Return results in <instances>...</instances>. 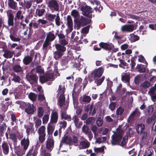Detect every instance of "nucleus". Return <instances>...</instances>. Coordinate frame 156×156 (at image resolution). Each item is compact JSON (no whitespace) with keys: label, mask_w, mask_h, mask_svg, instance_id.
<instances>
[{"label":"nucleus","mask_w":156,"mask_h":156,"mask_svg":"<svg viewBox=\"0 0 156 156\" xmlns=\"http://www.w3.org/2000/svg\"><path fill=\"white\" fill-rule=\"evenodd\" d=\"M33 119L35 121V126L37 128L38 126H40L41 124V121L40 119H37L36 117H34Z\"/></svg>","instance_id":"obj_40"},{"label":"nucleus","mask_w":156,"mask_h":156,"mask_svg":"<svg viewBox=\"0 0 156 156\" xmlns=\"http://www.w3.org/2000/svg\"><path fill=\"white\" fill-rule=\"evenodd\" d=\"M73 22L71 16H68L67 17V23L68 29L69 32H71L73 30Z\"/></svg>","instance_id":"obj_11"},{"label":"nucleus","mask_w":156,"mask_h":156,"mask_svg":"<svg viewBox=\"0 0 156 156\" xmlns=\"http://www.w3.org/2000/svg\"><path fill=\"white\" fill-rule=\"evenodd\" d=\"M136 68L138 71L141 73L145 72L146 70L145 68L142 65H138Z\"/></svg>","instance_id":"obj_37"},{"label":"nucleus","mask_w":156,"mask_h":156,"mask_svg":"<svg viewBox=\"0 0 156 156\" xmlns=\"http://www.w3.org/2000/svg\"><path fill=\"white\" fill-rule=\"evenodd\" d=\"M156 116L154 115H152L151 118H148L146 120L147 123H149L153 121L154 122V120Z\"/></svg>","instance_id":"obj_52"},{"label":"nucleus","mask_w":156,"mask_h":156,"mask_svg":"<svg viewBox=\"0 0 156 156\" xmlns=\"http://www.w3.org/2000/svg\"><path fill=\"white\" fill-rule=\"evenodd\" d=\"M13 55V53L11 51H6L3 54V56L6 58H11L12 57Z\"/></svg>","instance_id":"obj_39"},{"label":"nucleus","mask_w":156,"mask_h":156,"mask_svg":"<svg viewBox=\"0 0 156 156\" xmlns=\"http://www.w3.org/2000/svg\"><path fill=\"white\" fill-rule=\"evenodd\" d=\"M13 69L16 72H20L22 71V69L19 65H17L13 67Z\"/></svg>","instance_id":"obj_46"},{"label":"nucleus","mask_w":156,"mask_h":156,"mask_svg":"<svg viewBox=\"0 0 156 156\" xmlns=\"http://www.w3.org/2000/svg\"><path fill=\"white\" fill-rule=\"evenodd\" d=\"M46 128L44 126H41L37 130V132L38 134H45Z\"/></svg>","instance_id":"obj_27"},{"label":"nucleus","mask_w":156,"mask_h":156,"mask_svg":"<svg viewBox=\"0 0 156 156\" xmlns=\"http://www.w3.org/2000/svg\"><path fill=\"white\" fill-rule=\"evenodd\" d=\"M129 39L131 42H134L139 39V37L133 34L130 35Z\"/></svg>","instance_id":"obj_35"},{"label":"nucleus","mask_w":156,"mask_h":156,"mask_svg":"<svg viewBox=\"0 0 156 156\" xmlns=\"http://www.w3.org/2000/svg\"><path fill=\"white\" fill-rule=\"evenodd\" d=\"M120 64H119L120 67L124 69H127L128 68V65L124 62L123 60L121 59L120 58H119Z\"/></svg>","instance_id":"obj_28"},{"label":"nucleus","mask_w":156,"mask_h":156,"mask_svg":"<svg viewBox=\"0 0 156 156\" xmlns=\"http://www.w3.org/2000/svg\"><path fill=\"white\" fill-rule=\"evenodd\" d=\"M80 9L82 11V14L87 17L91 18L93 15L91 12L93 11L92 9L90 7L87 5L81 6L80 7Z\"/></svg>","instance_id":"obj_4"},{"label":"nucleus","mask_w":156,"mask_h":156,"mask_svg":"<svg viewBox=\"0 0 156 156\" xmlns=\"http://www.w3.org/2000/svg\"><path fill=\"white\" fill-rule=\"evenodd\" d=\"M48 7L52 10L58 11L59 9V6L56 0H50L48 4Z\"/></svg>","instance_id":"obj_6"},{"label":"nucleus","mask_w":156,"mask_h":156,"mask_svg":"<svg viewBox=\"0 0 156 156\" xmlns=\"http://www.w3.org/2000/svg\"><path fill=\"white\" fill-rule=\"evenodd\" d=\"M39 135L38 140L40 142L42 143L45 140V134Z\"/></svg>","instance_id":"obj_48"},{"label":"nucleus","mask_w":156,"mask_h":156,"mask_svg":"<svg viewBox=\"0 0 156 156\" xmlns=\"http://www.w3.org/2000/svg\"><path fill=\"white\" fill-rule=\"evenodd\" d=\"M55 38V37L54 34L50 32L48 34L46 39L51 41L53 40Z\"/></svg>","instance_id":"obj_34"},{"label":"nucleus","mask_w":156,"mask_h":156,"mask_svg":"<svg viewBox=\"0 0 156 156\" xmlns=\"http://www.w3.org/2000/svg\"><path fill=\"white\" fill-rule=\"evenodd\" d=\"M56 16L55 15H53L50 14H48L47 16V18L50 21H53L55 17Z\"/></svg>","instance_id":"obj_49"},{"label":"nucleus","mask_w":156,"mask_h":156,"mask_svg":"<svg viewBox=\"0 0 156 156\" xmlns=\"http://www.w3.org/2000/svg\"><path fill=\"white\" fill-rule=\"evenodd\" d=\"M106 138L105 137H100L96 140V142L99 144L104 142L106 140Z\"/></svg>","instance_id":"obj_60"},{"label":"nucleus","mask_w":156,"mask_h":156,"mask_svg":"<svg viewBox=\"0 0 156 156\" xmlns=\"http://www.w3.org/2000/svg\"><path fill=\"white\" fill-rule=\"evenodd\" d=\"M136 29L135 25L132 24L125 25L122 26L121 30L122 32H131Z\"/></svg>","instance_id":"obj_5"},{"label":"nucleus","mask_w":156,"mask_h":156,"mask_svg":"<svg viewBox=\"0 0 156 156\" xmlns=\"http://www.w3.org/2000/svg\"><path fill=\"white\" fill-rule=\"evenodd\" d=\"M65 90V87L64 84H60L59 86L58 90V96L59 97L58 101V104L61 107L63 106V108H67V105L65 104V97L64 93Z\"/></svg>","instance_id":"obj_2"},{"label":"nucleus","mask_w":156,"mask_h":156,"mask_svg":"<svg viewBox=\"0 0 156 156\" xmlns=\"http://www.w3.org/2000/svg\"><path fill=\"white\" fill-rule=\"evenodd\" d=\"M95 121V119L93 117H90L88 118L86 121L87 124H92Z\"/></svg>","instance_id":"obj_50"},{"label":"nucleus","mask_w":156,"mask_h":156,"mask_svg":"<svg viewBox=\"0 0 156 156\" xmlns=\"http://www.w3.org/2000/svg\"><path fill=\"white\" fill-rule=\"evenodd\" d=\"M149 93L151 99L154 101V100L156 99V84L155 85L154 87L150 89Z\"/></svg>","instance_id":"obj_12"},{"label":"nucleus","mask_w":156,"mask_h":156,"mask_svg":"<svg viewBox=\"0 0 156 156\" xmlns=\"http://www.w3.org/2000/svg\"><path fill=\"white\" fill-rule=\"evenodd\" d=\"M63 55V52L57 51L54 53V57L56 59H57L61 57Z\"/></svg>","instance_id":"obj_38"},{"label":"nucleus","mask_w":156,"mask_h":156,"mask_svg":"<svg viewBox=\"0 0 156 156\" xmlns=\"http://www.w3.org/2000/svg\"><path fill=\"white\" fill-rule=\"evenodd\" d=\"M90 146V143L87 141H82L80 142L79 147L80 149L88 148Z\"/></svg>","instance_id":"obj_19"},{"label":"nucleus","mask_w":156,"mask_h":156,"mask_svg":"<svg viewBox=\"0 0 156 156\" xmlns=\"http://www.w3.org/2000/svg\"><path fill=\"white\" fill-rule=\"evenodd\" d=\"M7 126L5 123H3L0 126V136H1L5 131Z\"/></svg>","instance_id":"obj_41"},{"label":"nucleus","mask_w":156,"mask_h":156,"mask_svg":"<svg viewBox=\"0 0 156 156\" xmlns=\"http://www.w3.org/2000/svg\"><path fill=\"white\" fill-rule=\"evenodd\" d=\"M32 58L31 56H26L23 59V62L24 64L27 65L30 63L32 61Z\"/></svg>","instance_id":"obj_25"},{"label":"nucleus","mask_w":156,"mask_h":156,"mask_svg":"<svg viewBox=\"0 0 156 156\" xmlns=\"http://www.w3.org/2000/svg\"><path fill=\"white\" fill-rule=\"evenodd\" d=\"M20 77L18 76L15 75H14L12 80L15 82L19 83L20 80Z\"/></svg>","instance_id":"obj_58"},{"label":"nucleus","mask_w":156,"mask_h":156,"mask_svg":"<svg viewBox=\"0 0 156 156\" xmlns=\"http://www.w3.org/2000/svg\"><path fill=\"white\" fill-rule=\"evenodd\" d=\"M8 4L9 6L13 9H15L16 7V3L13 0H8Z\"/></svg>","instance_id":"obj_33"},{"label":"nucleus","mask_w":156,"mask_h":156,"mask_svg":"<svg viewBox=\"0 0 156 156\" xmlns=\"http://www.w3.org/2000/svg\"><path fill=\"white\" fill-rule=\"evenodd\" d=\"M122 80L124 83H127L128 86L129 85L130 75L127 73H123L122 74Z\"/></svg>","instance_id":"obj_13"},{"label":"nucleus","mask_w":156,"mask_h":156,"mask_svg":"<svg viewBox=\"0 0 156 156\" xmlns=\"http://www.w3.org/2000/svg\"><path fill=\"white\" fill-rule=\"evenodd\" d=\"M89 28L90 27L87 26L83 28L81 30V33L84 34H87L88 32Z\"/></svg>","instance_id":"obj_59"},{"label":"nucleus","mask_w":156,"mask_h":156,"mask_svg":"<svg viewBox=\"0 0 156 156\" xmlns=\"http://www.w3.org/2000/svg\"><path fill=\"white\" fill-rule=\"evenodd\" d=\"M50 41L46 39L43 45V49H46V48L47 47V46L50 44Z\"/></svg>","instance_id":"obj_64"},{"label":"nucleus","mask_w":156,"mask_h":156,"mask_svg":"<svg viewBox=\"0 0 156 156\" xmlns=\"http://www.w3.org/2000/svg\"><path fill=\"white\" fill-rule=\"evenodd\" d=\"M22 145L23 146V149L26 150L29 144V141L28 139H23L21 141Z\"/></svg>","instance_id":"obj_20"},{"label":"nucleus","mask_w":156,"mask_h":156,"mask_svg":"<svg viewBox=\"0 0 156 156\" xmlns=\"http://www.w3.org/2000/svg\"><path fill=\"white\" fill-rule=\"evenodd\" d=\"M40 75V81L41 83H44L48 81H53L54 80L53 73L49 72H47L43 76Z\"/></svg>","instance_id":"obj_3"},{"label":"nucleus","mask_w":156,"mask_h":156,"mask_svg":"<svg viewBox=\"0 0 156 156\" xmlns=\"http://www.w3.org/2000/svg\"><path fill=\"white\" fill-rule=\"evenodd\" d=\"M8 24L9 26H13V25L14 17L11 14H8Z\"/></svg>","instance_id":"obj_30"},{"label":"nucleus","mask_w":156,"mask_h":156,"mask_svg":"<svg viewBox=\"0 0 156 156\" xmlns=\"http://www.w3.org/2000/svg\"><path fill=\"white\" fill-rule=\"evenodd\" d=\"M95 3L97 6L96 7V9H98L99 11H100L103 8L102 6H101L100 5L99 2L97 0H95L94 1Z\"/></svg>","instance_id":"obj_57"},{"label":"nucleus","mask_w":156,"mask_h":156,"mask_svg":"<svg viewBox=\"0 0 156 156\" xmlns=\"http://www.w3.org/2000/svg\"><path fill=\"white\" fill-rule=\"evenodd\" d=\"M22 12L20 11H18L17 12L16 14V17L17 18L19 19H22L23 18V16L21 15Z\"/></svg>","instance_id":"obj_62"},{"label":"nucleus","mask_w":156,"mask_h":156,"mask_svg":"<svg viewBox=\"0 0 156 156\" xmlns=\"http://www.w3.org/2000/svg\"><path fill=\"white\" fill-rule=\"evenodd\" d=\"M37 112V116L40 118L42 117L44 115V109L41 107H39L38 108Z\"/></svg>","instance_id":"obj_42"},{"label":"nucleus","mask_w":156,"mask_h":156,"mask_svg":"<svg viewBox=\"0 0 156 156\" xmlns=\"http://www.w3.org/2000/svg\"><path fill=\"white\" fill-rule=\"evenodd\" d=\"M60 19L59 15L58 14H57L56 15V18L55 19V22L56 25L58 26H59L60 25Z\"/></svg>","instance_id":"obj_61"},{"label":"nucleus","mask_w":156,"mask_h":156,"mask_svg":"<svg viewBox=\"0 0 156 156\" xmlns=\"http://www.w3.org/2000/svg\"><path fill=\"white\" fill-rule=\"evenodd\" d=\"M128 126L126 124L122 128V129L121 130L120 126L117 129L116 133L114 134L112 136V145L119 144L122 146H123L126 144V141L124 138L122 141L120 143V141L121 140L123 132L127 129Z\"/></svg>","instance_id":"obj_1"},{"label":"nucleus","mask_w":156,"mask_h":156,"mask_svg":"<svg viewBox=\"0 0 156 156\" xmlns=\"http://www.w3.org/2000/svg\"><path fill=\"white\" fill-rule=\"evenodd\" d=\"M105 79V77L103 76L101 78L95 80V82L97 86L100 85L103 81Z\"/></svg>","instance_id":"obj_43"},{"label":"nucleus","mask_w":156,"mask_h":156,"mask_svg":"<svg viewBox=\"0 0 156 156\" xmlns=\"http://www.w3.org/2000/svg\"><path fill=\"white\" fill-rule=\"evenodd\" d=\"M76 20L77 21L78 23L80 25H85L87 23L86 19L82 16H81L80 17H78Z\"/></svg>","instance_id":"obj_18"},{"label":"nucleus","mask_w":156,"mask_h":156,"mask_svg":"<svg viewBox=\"0 0 156 156\" xmlns=\"http://www.w3.org/2000/svg\"><path fill=\"white\" fill-rule=\"evenodd\" d=\"M150 85V83L147 81H145L141 85V86L144 88L148 87Z\"/></svg>","instance_id":"obj_56"},{"label":"nucleus","mask_w":156,"mask_h":156,"mask_svg":"<svg viewBox=\"0 0 156 156\" xmlns=\"http://www.w3.org/2000/svg\"><path fill=\"white\" fill-rule=\"evenodd\" d=\"M58 36L59 38V42L60 44L63 46L65 45L68 44L67 41L63 38L64 37L63 35L58 34Z\"/></svg>","instance_id":"obj_21"},{"label":"nucleus","mask_w":156,"mask_h":156,"mask_svg":"<svg viewBox=\"0 0 156 156\" xmlns=\"http://www.w3.org/2000/svg\"><path fill=\"white\" fill-rule=\"evenodd\" d=\"M104 69L102 67H100L99 68L94 70L92 72L91 74L92 76H94L95 77H99L101 76Z\"/></svg>","instance_id":"obj_9"},{"label":"nucleus","mask_w":156,"mask_h":156,"mask_svg":"<svg viewBox=\"0 0 156 156\" xmlns=\"http://www.w3.org/2000/svg\"><path fill=\"white\" fill-rule=\"evenodd\" d=\"M62 117L63 119L68 120H71V117L70 115H67L65 113H62L61 114Z\"/></svg>","instance_id":"obj_54"},{"label":"nucleus","mask_w":156,"mask_h":156,"mask_svg":"<svg viewBox=\"0 0 156 156\" xmlns=\"http://www.w3.org/2000/svg\"><path fill=\"white\" fill-rule=\"evenodd\" d=\"M82 129L83 132L86 134L87 133H89L90 131L89 130L88 127L85 125L83 126Z\"/></svg>","instance_id":"obj_51"},{"label":"nucleus","mask_w":156,"mask_h":156,"mask_svg":"<svg viewBox=\"0 0 156 156\" xmlns=\"http://www.w3.org/2000/svg\"><path fill=\"white\" fill-rule=\"evenodd\" d=\"M63 143H65L67 144H70L72 143V139L69 136H65L62 139V141L60 145V147Z\"/></svg>","instance_id":"obj_17"},{"label":"nucleus","mask_w":156,"mask_h":156,"mask_svg":"<svg viewBox=\"0 0 156 156\" xmlns=\"http://www.w3.org/2000/svg\"><path fill=\"white\" fill-rule=\"evenodd\" d=\"M49 119V115L48 114L45 115L43 118V124H46Z\"/></svg>","instance_id":"obj_47"},{"label":"nucleus","mask_w":156,"mask_h":156,"mask_svg":"<svg viewBox=\"0 0 156 156\" xmlns=\"http://www.w3.org/2000/svg\"><path fill=\"white\" fill-rule=\"evenodd\" d=\"M99 45L102 48L108 50H111L114 47V45L112 44H108L104 43H100Z\"/></svg>","instance_id":"obj_15"},{"label":"nucleus","mask_w":156,"mask_h":156,"mask_svg":"<svg viewBox=\"0 0 156 156\" xmlns=\"http://www.w3.org/2000/svg\"><path fill=\"white\" fill-rule=\"evenodd\" d=\"M73 120L74 121L75 126L76 127H77L79 121V119L75 115L73 116Z\"/></svg>","instance_id":"obj_63"},{"label":"nucleus","mask_w":156,"mask_h":156,"mask_svg":"<svg viewBox=\"0 0 156 156\" xmlns=\"http://www.w3.org/2000/svg\"><path fill=\"white\" fill-rule=\"evenodd\" d=\"M104 147H103L100 148H94V151L96 153H101L104 151Z\"/></svg>","instance_id":"obj_55"},{"label":"nucleus","mask_w":156,"mask_h":156,"mask_svg":"<svg viewBox=\"0 0 156 156\" xmlns=\"http://www.w3.org/2000/svg\"><path fill=\"white\" fill-rule=\"evenodd\" d=\"M58 118L57 113L55 112H52L51 116V122L55 123L57 122Z\"/></svg>","instance_id":"obj_16"},{"label":"nucleus","mask_w":156,"mask_h":156,"mask_svg":"<svg viewBox=\"0 0 156 156\" xmlns=\"http://www.w3.org/2000/svg\"><path fill=\"white\" fill-rule=\"evenodd\" d=\"M91 100V98L88 96L84 95L80 98V101L83 102H89Z\"/></svg>","instance_id":"obj_22"},{"label":"nucleus","mask_w":156,"mask_h":156,"mask_svg":"<svg viewBox=\"0 0 156 156\" xmlns=\"http://www.w3.org/2000/svg\"><path fill=\"white\" fill-rule=\"evenodd\" d=\"M55 48L58 51H60L63 53L66 50V48L63 46V45H61L59 44H56L55 45Z\"/></svg>","instance_id":"obj_24"},{"label":"nucleus","mask_w":156,"mask_h":156,"mask_svg":"<svg viewBox=\"0 0 156 156\" xmlns=\"http://www.w3.org/2000/svg\"><path fill=\"white\" fill-rule=\"evenodd\" d=\"M46 143V148L48 149L52 150L54 145V141L53 138L49 136L47 138Z\"/></svg>","instance_id":"obj_10"},{"label":"nucleus","mask_w":156,"mask_h":156,"mask_svg":"<svg viewBox=\"0 0 156 156\" xmlns=\"http://www.w3.org/2000/svg\"><path fill=\"white\" fill-rule=\"evenodd\" d=\"M29 98L32 101H35L36 100L37 96L33 93H30L28 95Z\"/></svg>","instance_id":"obj_44"},{"label":"nucleus","mask_w":156,"mask_h":156,"mask_svg":"<svg viewBox=\"0 0 156 156\" xmlns=\"http://www.w3.org/2000/svg\"><path fill=\"white\" fill-rule=\"evenodd\" d=\"M45 12L44 9H37L36 11V15L39 16H41Z\"/></svg>","instance_id":"obj_36"},{"label":"nucleus","mask_w":156,"mask_h":156,"mask_svg":"<svg viewBox=\"0 0 156 156\" xmlns=\"http://www.w3.org/2000/svg\"><path fill=\"white\" fill-rule=\"evenodd\" d=\"M25 110L27 114H33L36 110V108L33 105L28 103L26 105Z\"/></svg>","instance_id":"obj_7"},{"label":"nucleus","mask_w":156,"mask_h":156,"mask_svg":"<svg viewBox=\"0 0 156 156\" xmlns=\"http://www.w3.org/2000/svg\"><path fill=\"white\" fill-rule=\"evenodd\" d=\"M3 151L5 154H7L9 152V147L8 145L5 143H3L2 145Z\"/></svg>","instance_id":"obj_29"},{"label":"nucleus","mask_w":156,"mask_h":156,"mask_svg":"<svg viewBox=\"0 0 156 156\" xmlns=\"http://www.w3.org/2000/svg\"><path fill=\"white\" fill-rule=\"evenodd\" d=\"M71 15L76 20L79 16V12L76 10H73L71 12Z\"/></svg>","instance_id":"obj_31"},{"label":"nucleus","mask_w":156,"mask_h":156,"mask_svg":"<svg viewBox=\"0 0 156 156\" xmlns=\"http://www.w3.org/2000/svg\"><path fill=\"white\" fill-rule=\"evenodd\" d=\"M97 109V105H96L91 104L87 105L85 108L86 111L88 112L90 111L89 113L92 115L94 114Z\"/></svg>","instance_id":"obj_8"},{"label":"nucleus","mask_w":156,"mask_h":156,"mask_svg":"<svg viewBox=\"0 0 156 156\" xmlns=\"http://www.w3.org/2000/svg\"><path fill=\"white\" fill-rule=\"evenodd\" d=\"M9 128H8V131L5 133V135L7 139L9 138L12 139L13 140H15L16 138L15 135L13 133H10L9 134Z\"/></svg>","instance_id":"obj_23"},{"label":"nucleus","mask_w":156,"mask_h":156,"mask_svg":"<svg viewBox=\"0 0 156 156\" xmlns=\"http://www.w3.org/2000/svg\"><path fill=\"white\" fill-rule=\"evenodd\" d=\"M73 67L80 70L81 67V64L79 62V58H76L72 61Z\"/></svg>","instance_id":"obj_14"},{"label":"nucleus","mask_w":156,"mask_h":156,"mask_svg":"<svg viewBox=\"0 0 156 156\" xmlns=\"http://www.w3.org/2000/svg\"><path fill=\"white\" fill-rule=\"evenodd\" d=\"M55 126L50 123L48 124L47 127V131L48 133L49 134H52L54 130Z\"/></svg>","instance_id":"obj_26"},{"label":"nucleus","mask_w":156,"mask_h":156,"mask_svg":"<svg viewBox=\"0 0 156 156\" xmlns=\"http://www.w3.org/2000/svg\"><path fill=\"white\" fill-rule=\"evenodd\" d=\"M132 52V50L130 49H128L126 50L125 51V54L122 53V58L123 59H124L125 58V57H127V55H129Z\"/></svg>","instance_id":"obj_45"},{"label":"nucleus","mask_w":156,"mask_h":156,"mask_svg":"<svg viewBox=\"0 0 156 156\" xmlns=\"http://www.w3.org/2000/svg\"><path fill=\"white\" fill-rule=\"evenodd\" d=\"M144 126L142 124H139L137 125L136 130L138 133H141L144 129Z\"/></svg>","instance_id":"obj_32"},{"label":"nucleus","mask_w":156,"mask_h":156,"mask_svg":"<svg viewBox=\"0 0 156 156\" xmlns=\"http://www.w3.org/2000/svg\"><path fill=\"white\" fill-rule=\"evenodd\" d=\"M35 69L36 70V72L40 73V75L43 74V70L40 66L37 67Z\"/></svg>","instance_id":"obj_53"}]
</instances>
